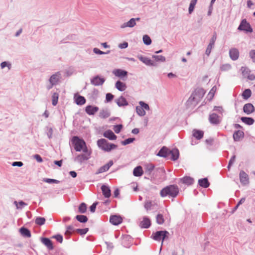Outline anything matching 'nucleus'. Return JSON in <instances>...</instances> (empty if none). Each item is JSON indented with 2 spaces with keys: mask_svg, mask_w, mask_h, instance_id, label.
Masks as SVG:
<instances>
[{
  "mask_svg": "<svg viewBox=\"0 0 255 255\" xmlns=\"http://www.w3.org/2000/svg\"><path fill=\"white\" fill-rule=\"evenodd\" d=\"M179 189L177 185H170L163 188L160 191V195L161 197L164 198L168 197L169 198H174L179 194Z\"/></svg>",
  "mask_w": 255,
  "mask_h": 255,
  "instance_id": "f257e3e1",
  "label": "nucleus"
},
{
  "mask_svg": "<svg viewBox=\"0 0 255 255\" xmlns=\"http://www.w3.org/2000/svg\"><path fill=\"white\" fill-rule=\"evenodd\" d=\"M72 142L76 151L87 152L88 150L84 140L79 138L78 136H74L72 139Z\"/></svg>",
  "mask_w": 255,
  "mask_h": 255,
  "instance_id": "f03ea898",
  "label": "nucleus"
},
{
  "mask_svg": "<svg viewBox=\"0 0 255 255\" xmlns=\"http://www.w3.org/2000/svg\"><path fill=\"white\" fill-rule=\"evenodd\" d=\"M97 144L100 148L107 152H110L111 150L117 147V145L109 143L108 141L104 138L99 139L97 141Z\"/></svg>",
  "mask_w": 255,
  "mask_h": 255,
  "instance_id": "7ed1b4c3",
  "label": "nucleus"
},
{
  "mask_svg": "<svg viewBox=\"0 0 255 255\" xmlns=\"http://www.w3.org/2000/svg\"><path fill=\"white\" fill-rule=\"evenodd\" d=\"M169 233L166 231H157L152 235V238L153 240L159 241L162 240L161 246L163 244V242L167 238Z\"/></svg>",
  "mask_w": 255,
  "mask_h": 255,
  "instance_id": "20e7f679",
  "label": "nucleus"
},
{
  "mask_svg": "<svg viewBox=\"0 0 255 255\" xmlns=\"http://www.w3.org/2000/svg\"><path fill=\"white\" fill-rule=\"evenodd\" d=\"M140 106H137L136 107V112L138 115L142 117L145 115L146 112L145 110H149L150 108L148 105L143 101H140L139 102Z\"/></svg>",
  "mask_w": 255,
  "mask_h": 255,
  "instance_id": "39448f33",
  "label": "nucleus"
},
{
  "mask_svg": "<svg viewBox=\"0 0 255 255\" xmlns=\"http://www.w3.org/2000/svg\"><path fill=\"white\" fill-rule=\"evenodd\" d=\"M84 153L79 154L74 159V161L82 163L84 161L87 160L90 158L91 152L88 150L87 152H83Z\"/></svg>",
  "mask_w": 255,
  "mask_h": 255,
  "instance_id": "423d86ee",
  "label": "nucleus"
},
{
  "mask_svg": "<svg viewBox=\"0 0 255 255\" xmlns=\"http://www.w3.org/2000/svg\"><path fill=\"white\" fill-rule=\"evenodd\" d=\"M238 29L239 30L245 31L246 32H252L253 31V29L250 23L247 22L246 19H244L241 21Z\"/></svg>",
  "mask_w": 255,
  "mask_h": 255,
  "instance_id": "0eeeda50",
  "label": "nucleus"
},
{
  "mask_svg": "<svg viewBox=\"0 0 255 255\" xmlns=\"http://www.w3.org/2000/svg\"><path fill=\"white\" fill-rule=\"evenodd\" d=\"M91 84L95 86H102L105 82V79L104 77H100L99 75L94 76L91 79Z\"/></svg>",
  "mask_w": 255,
  "mask_h": 255,
  "instance_id": "6e6552de",
  "label": "nucleus"
},
{
  "mask_svg": "<svg viewBox=\"0 0 255 255\" xmlns=\"http://www.w3.org/2000/svg\"><path fill=\"white\" fill-rule=\"evenodd\" d=\"M240 182L243 185L249 184V177L248 175L243 170H241L239 173Z\"/></svg>",
  "mask_w": 255,
  "mask_h": 255,
  "instance_id": "1a4fd4ad",
  "label": "nucleus"
},
{
  "mask_svg": "<svg viewBox=\"0 0 255 255\" xmlns=\"http://www.w3.org/2000/svg\"><path fill=\"white\" fill-rule=\"evenodd\" d=\"M140 18H132L127 22H125L121 25V28H125L126 27L132 28L136 25V21H139Z\"/></svg>",
  "mask_w": 255,
  "mask_h": 255,
  "instance_id": "9d476101",
  "label": "nucleus"
},
{
  "mask_svg": "<svg viewBox=\"0 0 255 255\" xmlns=\"http://www.w3.org/2000/svg\"><path fill=\"white\" fill-rule=\"evenodd\" d=\"M61 77V73L59 72H56L50 76L49 79V83H52L53 85H56Z\"/></svg>",
  "mask_w": 255,
  "mask_h": 255,
  "instance_id": "9b49d317",
  "label": "nucleus"
},
{
  "mask_svg": "<svg viewBox=\"0 0 255 255\" xmlns=\"http://www.w3.org/2000/svg\"><path fill=\"white\" fill-rule=\"evenodd\" d=\"M209 120L210 123L213 125H218L221 121V118L215 113H212L209 115Z\"/></svg>",
  "mask_w": 255,
  "mask_h": 255,
  "instance_id": "f8f14e48",
  "label": "nucleus"
},
{
  "mask_svg": "<svg viewBox=\"0 0 255 255\" xmlns=\"http://www.w3.org/2000/svg\"><path fill=\"white\" fill-rule=\"evenodd\" d=\"M197 98L194 95L192 94L186 102L187 106L188 107H191L192 106H195L200 101L199 100H197Z\"/></svg>",
  "mask_w": 255,
  "mask_h": 255,
  "instance_id": "ddd939ff",
  "label": "nucleus"
},
{
  "mask_svg": "<svg viewBox=\"0 0 255 255\" xmlns=\"http://www.w3.org/2000/svg\"><path fill=\"white\" fill-rule=\"evenodd\" d=\"M137 57L141 62L147 66H155L156 65L154 61L146 57H144L142 55H138Z\"/></svg>",
  "mask_w": 255,
  "mask_h": 255,
  "instance_id": "4468645a",
  "label": "nucleus"
},
{
  "mask_svg": "<svg viewBox=\"0 0 255 255\" xmlns=\"http://www.w3.org/2000/svg\"><path fill=\"white\" fill-rule=\"evenodd\" d=\"M122 217L118 215H112L110 218V222L114 225H118L122 222Z\"/></svg>",
  "mask_w": 255,
  "mask_h": 255,
  "instance_id": "2eb2a0df",
  "label": "nucleus"
},
{
  "mask_svg": "<svg viewBox=\"0 0 255 255\" xmlns=\"http://www.w3.org/2000/svg\"><path fill=\"white\" fill-rule=\"evenodd\" d=\"M113 163H114L112 160L109 161L108 163L101 167L96 172V174H98L108 171L109 168L113 165Z\"/></svg>",
  "mask_w": 255,
  "mask_h": 255,
  "instance_id": "dca6fc26",
  "label": "nucleus"
},
{
  "mask_svg": "<svg viewBox=\"0 0 255 255\" xmlns=\"http://www.w3.org/2000/svg\"><path fill=\"white\" fill-rule=\"evenodd\" d=\"M99 111V108L96 106L88 105L85 108V112L89 115H94Z\"/></svg>",
  "mask_w": 255,
  "mask_h": 255,
  "instance_id": "f3484780",
  "label": "nucleus"
},
{
  "mask_svg": "<svg viewBox=\"0 0 255 255\" xmlns=\"http://www.w3.org/2000/svg\"><path fill=\"white\" fill-rule=\"evenodd\" d=\"M243 111L246 114L250 115L255 111V107L252 104L248 103L244 106Z\"/></svg>",
  "mask_w": 255,
  "mask_h": 255,
  "instance_id": "a211bd4d",
  "label": "nucleus"
},
{
  "mask_svg": "<svg viewBox=\"0 0 255 255\" xmlns=\"http://www.w3.org/2000/svg\"><path fill=\"white\" fill-rule=\"evenodd\" d=\"M113 74L117 77L120 78H123L124 77H127L128 75V72L120 69H116L113 71Z\"/></svg>",
  "mask_w": 255,
  "mask_h": 255,
  "instance_id": "6ab92c4d",
  "label": "nucleus"
},
{
  "mask_svg": "<svg viewBox=\"0 0 255 255\" xmlns=\"http://www.w3.org/2000/svg\"><path fill=\"white\" fill-rule=\"evenodd\" d=\"M229 55L230 58L233 60H236L238 59L239 56V51L235 48H231L229 51Z\"/></svg>",
  "mask_w": 255,
  "mask_h": 255,
  "instance_id": "aec40b11",
  "label": "nucleus"
},
{
  "mask_svg": "<svg viewBox=\"0 0 255 255\" xmlns=\"http://www.w3.org/2000/svg\"><path fill=\"white\" fill-rule=\"evenodd\" d=\"M170 150L166 147H163L157 154V156L163 157H167L169 156Z\"/></svg>",
  "mask_w": 255,
  "mask_h": 255,
  "instance_id": "412c9836",
  "label": "nucleus"
},
{
  "mask_svg": "<svg viewBox=\"0 0 255 255\" xmlns=\"http://www.w3.org/2000/svg\"><path fill=\"white\" fill-rule=\"evenodd\" d=\"M101 190L103 195L105 198H108L111 196V189L107 185H103L101 187Z\"/></svg>",
  "mask_w": 255,
  "mask_h": 255,
  "instance_id": "4be33fe9",
  "label": "nucleus"
},
{
  "mask_svg": "<svg viewBox=\"0 0 255 255\" xmlns=\"http://www.w3.org/2000/svg\"><path fill=\"white\" fill-rule=\"evenodd\" d=\"M74 100L76 104L78 105H83L86 103V99L85 98L80 95H77L75 94L74 95Z\"/></svg>",
  "mask_w": 255,
  "mask_h": 255,
  "instance_id": "5701e85b",
  "label": "nucleus"
},
{
  "mask_svg": "<svg viewBox=\"0 0 255 255\" xmlns=\"http://www.w3.org/2000/svg\"><path fill=\"white\" fill-rule=\"evenodd\" d=\"M41 241L43 244H44L48 249L51 250L53 249V246L51 241L46 238H42L41 239Z\"/></svg>",
  "mask_w": 255,
  "mask_h": 255,
  "instance_id": "b1692460",
  "label": "nucleus"
},
{
  "mask_svg": "<svg viewBox=\"0 0 255 255\" xmlns=\"http://www.w3.org/2000/svg\"><path fill=\"white\" fill-rule=\"evenodd\" d=\"M169 156H171V158L172 160H176L179 155V152L177 148H173L170 150Z\"/></svg>",
  "mask_w": 255,
  "mask_h": 255,
  "instance_id": "393cba45",
  "label": "nucleus"
},
{
  "mask_svg": "<svg viewBox=\"0 0 255 255\" xmlns=\"http://www.w3.org/2000/svg\"><path fill=\"white\" fill-rule=\"evenodd\" d=\"M150 220L147 217H144L143 218V220L140 222L139 226L142 228H148L150 227Z\"/></svg>",
  "mask_w": 255,
  "mask_h": 255,
  "instance_id": "a878e982",
  "label": "nucleus"
},
{
  "mask_svg": "<svg viewBox=\"0 0 255 255\" xmlns=\"http://www.w3.org/2000/svg\"><path fill=\"white\" fill-rule=\"evenodd\" d=\"M192 94L197 98V100L200 101L203 97L205 94V92L203 89H197Z\"/></svg>",
  "mask_w": 255,
  "mask_h": 255,
  "instance_id": "bb28decb",
  "label": "nucleus"
},
{
  "mask_svg": "<svg viewBox=\"0 0 255 255\" xmlns=\"http://www.w3.org/2000/svg\"><path fill=\"white\" fill-rule=\"evenodd\" d=\"M116 103L118 106L123 107L128 105V102L123 96H121L119 98L116 100Z\"/></svg>",
  "mask_w": 255,
  "mask_h": 255,
  "instance_id": "cd10ccee",
  "label": "nucleus"
},
{
  "mask_svg": "<svg viewBox=\"0 0 255 255\" xmlns=\"http://www.w3.org/2000/svg\"><path fill=\"white\" fill-rule=\"evenodd\" d=\"M244 136V133L243 131L237 130L233 134V138L235 141H238L241 138H243Z\"/></svg>",
  "mask_w": 255,
  "mask_h": 255,
  "instance_id": "c85d7f7f",
  "label": "nucleus"
},
{
  "mask_svg": "<svg viewBox=\"0 0 255 255\" xmlns=\"http://www.w3.org/2000/svg\"><path fill=\"white\" fill-rule=\"evenodd\" d=\"M103 135L105 137H106L110 140H115L117 138V136L111 130H108L106 131L104 133Z\"/></svg>",
  "mask_w": 255,
  "mask_h": 255,
  "instance_id": "c756f323",
  "label": "nucleus"
},
{
  "mask_svg": "<svg viewBox=\"0 0 255 255\" xmlns=\"http://www.w3.org/2000/svg\"><path fill=\"white\" fill-rule=\"evenodd\" d=\"M115 87L120 91L123 92L127 88L126 84L120 81H118L115 84Z\"/></svg>",
  "mask_w": 255,
  "mask_h": 255,
  "instance_id": "7c9ffc66",
  "label": "nucleus"
},
{
  "mask_svg": "<svg viewBox=\"0 0 255 255\" xmlns=\"http://www.w3.org/2000/svg\"><path fill=\"white\" fill-rule=\"evenodd\" d=\"M198 184L201 187L205 188L208 187L210 185V183L207 178L199 179Z\"/></svg>",
  "mask_w": 255,
  "mask_h": 255,
  "instance_id": "2f4dec72",
  "label": "nucleus"
},
{
  "mask_svg": "<svg viewBox=\"0 0 255 255\" xmlns=\"http://www.w3.org/2000/svg\"><path fill=\"white\" fill-rule=\"evenodd\" d=\"M143 171L142 168L140 166H138L134 168L133 171V174L134 176L139 177L143 174Z\"/></svg>",
  "mask_w": 255,
  "mask_h": 255,
  "instance_id": "473e14b6",
  "label": "nucleus"
},
{
  "mask_svg": "<svg viewBox=\"0 0 255 255\" xmlns=\"http://www.w3.org/2000/svg\"><path fill=\"white\" fill-rule=\"evenodd\" d=\"M110 116V112L108 109H103L99 113V117L102 119H106Z\"/></svg>",
  "mask_w": 255,
  "mask_h": 255,
  "instance_id": "72a5a7b5",
  "label": "nucleus"
},
{
  "mask_svg": "<svg viewBox=\"0 0 255 255\" xmlns=\"http://www.w3.org/2000/svg\"><path fill=\"white\" fill-rule=\"evenodd\" d=\"M204 132L202 130L194 129L193 131V135L197 139H201L203 136Z\"/></svg>",
  "mask_w": 255,
  "mask_h": 255,
  "instance_id": "f704fd0d",
  "label": "nucleus"
},
{
  "mask_svg": "<svg viewBox=\"0 0 255 255\" xmlns=\"http://www.w3.org/2000/svg\"><path fill=\"white\" fill-rule=\"evenodd\" d=\"M241 121L248 125H252L254 123V120L250 117H242Z\"/></svg>",
  "mask_w": 255,
  "mask_h": 255,
  "instance_id": "c9c22d12",
  "label": "nucleus"
},
{
  "mask_svg": "<svg viewBox=\"0 0 255 255\" xmlns=\"http://www.w3.org/2000/svg\"><path fill=\"white\" fill-rule=\"evenodd\" d=\"M20 234L25 237H30L31 236V233L29 230L27 229L22 227L20 229Z\"/></svg>",
  "mask_w": 255,
  "mask_h": 255,
  "instance_id": "e433bc0d",
  "label": "nucleus"
},
{
  "mask_svg": "<svg viewBox=\"0 0 255 255\" xmlns=\"http://www.w3.org/2000/svg\"><path fill=\"white\" fill-rule=\"evenodd\" d=\"M181 180L183 183L187 185L192 184L194 181V180L192 178L188 176L184 177V178L181 179Z\"/></svg>",
  "mask_w": 255,
  "mask_h": 255,
  "instance_id": "4c0bfd02",
  "label": "nucleus"
},
{
  "mask_svg": "<svg viewBox=\"0 0 255 255\" xmlns=\"http://www.w3.org/2000/svg\"><path fill=\"white\" fill-rule=\"evenodd\" d=\"M58 98H59V94L58 93L55 92L53 93L52 96V105L54 106H55L58 101Z\"/></svg>",
  "mask_w": 255,
  "mask_h": 255,
  "instance_id": "58836bf2",
  "label": "nucleus"
},
{
  "mask_svg": "<svg viewBox=\"0 0 255 255\" xmlns=\"http://www.w3.org/2000/svg\"><path fill=\"white\" fill-rule=\"evenodd\" d=\"M252 95L251 90L249 89H246L242 94V97L244 99H248Z\"/></svg>",
  "mask_w": 255,
  "mask_h": 255,
  "instance_id": "ea45409f",
  "label": "nucleus"
},
{
  "mask_svg": "<svg viewBox=\"0 0 255 255\" xmlns=\"http://www.w3.org/2000/svg\"><path fill=\"white\" fill-rule=\"evenodd\" d=\"M197 2V0H191L189 4V13L191 14L192 12L193 11L195 6L196 5V4Z\"/></svg>",
  "mask_w": 255,
  "mask_h": 255,
  "instance_id": "a19ab883",
  "label": "nucleus"
},
{
  "mask_svg": "<svg viewBox=\"0 0 255 255\" xmlns=\"http://www.w3.org/2000/svg\"><path fill=\"white\" fill-rule=\"evenodd\" d=\"M13 203L15 205L17 209H22L24 206H27V204L22 201H20L19 202L15 201Z\"/></svg>",
  "mask_w": 255,
  "mask_h": 255,
  "instance_id": "79ce46f5",
  "label": "nucleus"
},
{
  "mask_svg": "<svg viewBox=\"0 0 255 255\" xmlns=\"http://www.w3.org/2000/svg\"><path fill=\"white\" fill-rule=\"evenodd\" d=\"M75 218L80 223H86L88 221L87 217L85 215H77Z\"/></svg>",
  "mask_w": 255,
  "mask_h": 255,
  "instance_id": "37998d69",
  "label": "nucleus"
},
{
  "mask_svg": "<svg viewBox=\"0 0 255 255\" xmlns=\"http://www.w3.org/2000/svg\"><path fill=\"white\" fill-rule=\"evenodd\" d=\"M241 70L242 71L243 75L245 77H247L250 74H251L250 70L246 67H242Z\"/></svg>",
  "mask_w": 255,
  "mask_h": 255,
  "instance_id": "c03bdc74",
  "label": "nucleus"
},
{
  "mask_svg": "<svg viewBox=\"0 0 255 255\" xmlns=\"http://www.w3.org/2000/svg\"><path fill=\"white\" fill-rule=\"evenodd\" d=\"M87 210V205L85 203H81L78 208V211L80 213H85Z\"/></svg>",
  "mask_w": 255,
  "mask_h": 255,
  "instance_id": "a18cd8bd",
  "label": "nucleus"
},
{
  "mask_svg": "<svg viewBox=\"0 0 255 255\" xmlns=\"http://www.w3.org/2000/svg\"><path fill=\"white\" fill-rule=\"evenodd\" d=\"M142 40L143 43L146 45H149L151 43V39L150 37L147 35H144L143 36Z\"/></svg>",
  "mask_w": 255,
  "mask_h": 255,
  "instance_id": "49530a36",
  "label": "nucleus"
},
{
  "mask_svg": "<svg viewBox=\"0 0 255 255\" xmlns=\"http://www.w3.org/2000/svg\"><path fill=\"white\" fill-rule=\"evenodd\" d=\"M152 58H154L156 61L158 62H163L166 60L165 57L162 55H152Z\"/></svg>",
  "mask_w": 255,
  "mask_h": 255,
  "instance_id": "de8ad7c7",
  "label": "nucleus"
},
{
  "mask_svg": "<svg viewBox=\"0 0 255 255\" xmlns=\"http://www.w3.org/2000/svg\"><path fill=\"white\" fill-rule=\"evenodd\" d=\"M35 222L37 225L41 226L45 224V219L43 217H37L35 219Z\"/></svg>",
  "mask_w": 255,
  "mask_h": 255,
  "instance_id": "09e8293b",
  "label": "nucleus"
},
{
  "mask_svg": "<svg viewBox=\"0 0 255 255\" xmlns=\"http://www.w3.org/2000/svg\"><path fill=\"white\" fill-rule=\"evenodd\" d=\"M154 168V166L152 164H148L146 165L145 172L150 174Z\"/></svg>",
  "mask_w": 255,
  "mask_h": 255,
  "instance_id": "8fccbe9b",
  "label": "nucleus"
},
{
  "mask_svg": "<svg viewBox=\"0 0 255 255\" xmlns=\"http://www.w3.org/2000/svg\"><path fill=\"white\" fill-rule=\"evenodd\" d=\"M42 180H43V181H44L46 183H49V184H51V183L58 184L60 182V181L59 180H57L56 179H50V178H43Z\"/></svg>",
  "mask_w": 255,
  "mask_h": 255,
  "instance_id": "3c124183",
  "label": "nucleus"
},
{
  "mask_svg": "<svg viewBox=\"0 0 255 255\" xmlns=\"http://www.w3.org/2000/svg\"><path fill=\"white\" fill-rule=\"evenodd\" d=\"M156 222L159 225H161L164 223V219L163 215L161 214H158L156 216Z\"/></svg>",
  "mask_w": 255,
  "mask_h": 255,
  "instance_id": "603ef678",
  "label": "nucleus"
},
{
  "mask_svg": "<svg viewBox=\"0 0 255 255\" xmlns=\"http://www.w3.org/2000/svg\"><path fill=\"white\" fill-rule=\"evenodd\" d=\"M88 228L77 229L75 231L81 235H84L88 232Z\"/></svg>",
  "mask_w": 255,
  "mask_h": 255,
  "instance_id": "864d4df0",
  "label": "nucleus"
},
{
  "mask_svg": "<svg viewBox=\"0 0 255 255\" xmlns=\"http://www.w3.org/2000/svg\"><path fill=\"white\" fill-rule=\"evenodd\" d=\"M93 52L95 54L102 55V54H109V53H110V51L109 50V51H108L107 52H103V51H101L100 50H99L97 48H94L93 49Z\"/></svg>",
  "mask_w": 255,
  "mask_h": 255,
  "instance_id": "5fc2aeb1",
  "label": "nucleus"
},
{
  "mask_svg": "<svg viewBox=\"0 0 255 255\" xmlns=\"http://www.w3.org/2000/svg\"><path fill=\"white\" fill-rule=\"evenodd\" d=\"M46 134L49 138H51L53 135V129L51 127H46Z\"/></svg>",
  "mask_w": 255,
  "mask_h": 255,
  "instance_id": "6e6d98bb",
  "label": "nucleus"
},
{
  "mask_svg": "<svg viewBox=\"0 0 255 255\" xmlns=\"http://www.w3.org/2000/svg\"><path fill=\"white\" fill-rule=\"evenodd\" d=\"M134 138H128L124 141H122V144L124 145H126L130 143H132L133 141H134Z\"/></svg>",
  "mask_w": 255,
  "mask_h": 255,
  "instance_id": "4d7b16f0",
  "label": "nucleus"
},
{
  "mask_svg": "<svg viewBox=\"0 0 255 255\" xmlns=\"http://www.w3.org/2000/svg\"><path fill=\"white\" fill-rule=\"evenodd\" d=\"M66 229L67 230L65 233L66 235L69 236L72 233V232L74 231V228L72 226H68L66 227Z\"/></svg>",
  "mask_w": 255,
  "mask_h": 255,
  "instance_id": "13d9d810",
  "label": "nucleus"
},
{
  "mask_svg": "<svg viewBox=\"0 0 255 255\" xmlns=\"http://www.w3.org/2000/svg\"><path fill=\"white\" fill-rule=\"evenodd\" d=\"M231 68V66L229 64H225L222 65L220 69L222 71H228Z\"/></svg>",
  "mask_w": 255,
  "mask_h": 255,
  "instance_id": "bf43d9fd",
  "label": "nucleus"
},
{
  "mask_svg": "<svg viewBox=\"0 0 255 255\" xmlns=\"http://www.w3.org/2000/svg\"><path fill=\"white\" fill-rule=\"evenodd\" d=\"M122 128H123L122 125H117L114 126L113 129L116 133H118L121 131Z\"/></svg>",
  "mask_w": 255,
  "mask_h": 255,
  "instance_id": "052dcab7",
  "label": "nucleus"
},
{
  "mask_svg": "<svg viewBox=\"0 0 255 255\" xmlns=\"http://www.w3.org/2000/svg\"><path fill=\"white\" fill-rule=\"evenodd\" d=\"M214 45H211L210 44H208V45L206 48V51H205V54L208 56H209V55L212 51V49L214 47Z\"/></svg>",
  "mask_w": 255,
  "mask_h": 255,
  "instance_id": "680f3d73",
  "label": "nucleus"
},
{
  "mask_svg": "<svg viewBox=\"0 0 255 255\" xmlns=\"http://www.w3.org/2000/svg\"><path fill=\"white\" fill-rule=\"evenodd\" d=\"M0 67L1 69H3L5 67H8V69H10L11 64L6 61L2 62L0 64Z\"/></svg>",
  "mask_w": 255,
  "mask_h": 255,
  "instance_id": "e2e57ef3",
  "label": "nucleus"
},
{
  "mask_svg": "<svg viewBox=\"0 0 255 255\" xmlns=\"http://www.w3.org/2000/svg\"><path fill=\"white\" fill-rule=\"evenodd\" d=\"M152 203L151 201H147L144 203V208L146 210H149L151 209Z\"/></svg>",
  "mask_w": 255,
  "mask_h": 255,
  "instance_id": "0e129e2a",
  "label": "nucleus"
},
{
  "mask_svg": "<svg viewBox=\"0 0 255 255\" xmlns=\"http://www.w3.org/2000/svg\"><path fill=\"white\" fill-rule=\"evenodd\" d=\"M249 55L254 62H255V50H252L250 51Z\"/></svg>",
  "mask_w": 255,
  "mask_h": 255,
  "instance_id": "69168bd1",
  "label": "nucleus"
},
{
  "mask_svg": "<svg viewBox=\"0 0 255 255\" xmlns=\"http://www.w3.org/2000/svg\"><path fill=\"white\" fill-rule=\"evenodd\" d=\"M114 98V95L111 93H107L106 96V100L107 102H110Z\"/></svg>",
  "mask_w": 255,
  "mask_h": 255,
  "instance_id": "338daca9",
  "label": "nucleus"
},
{
  "mask_svg": "<svg viewBox=\"0 0 255 255\" xmlns=\"http://www.w3.org/2000/svg\"><path fill=\"white\" fill-rule=\"evenodd\" d=\"M216 39H217V35H216V33H215L214 34V35H213L212 38L211 39L209 44L214 46L215 42L216 41Z\"/></svg>",
  "mask_w": 255,
  "mask_h": 255,
  "instance_id": "774afa93",
  "label": "nucleus"
}]
</instances>
